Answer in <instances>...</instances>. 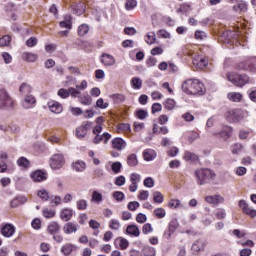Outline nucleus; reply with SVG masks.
I'll use <instances>...</instances> for the list:
<instances>
[{
  "instance_id": "f257e3e1",
  "label": "nucleus",
  "mask_w": 256,
  "mask_h": 256,
  "mask_svg": "<svg viewBox=\"0 0 256 256\" xmlns=\"http://www.w3.org/2000/svg\"><path fill=\"white\" fill-rule=\"evenodd\" d=\"M182 91L187 95H198L201 96L205 93V85L197 79H188L182 84Z\"/></svg>"
},
{
  "instance_id": "f03ea898",
  "label": "nucleus",
  "mask_w": 256,
  "mask_h": 256,
  "mask_svg": "<svg viewBox=\"0 0 256 256\" xmlns=\"http://www.w3.org/2000/svg\"><path fill=\"white\" fill-rule=\"evenodd\" d=\"M194 175L197 185H207V183H211L216 177L215 172L209 168H199L195 171Z\"/></svg>"
},
{
  "instance_id": "7ed1b4c3",
  "label": "nucleus",
  "mask_w": 256,
  "mask_h": 256,
  "mask_svg": "<svg viewBox=\"0 0 256 256\" xmlns=\"http://www.w3.org/2000/svg\"><path fill=\"white\" fill-rule=\"evenodd\" d=\"M227 79L230 83H233L236 87H243L249 83V76L239 75L237 73H228Z\"/></svg>"
},
{
  "instance_id": "20e7f679",
  "label": "nucleus",
  "mask_w": 256,
  "mask_h": 256,
  "mask_svg": "<svg viewBox=\"0 0 256 256\" xmlns=\"http://www.w3.org/2000/svg\"><path fill=\"white\" fill-rule=\"evenodd\" d=\"M225 117L229 123H237L245 119V116L243 115V110L241 109L230 110L225 113Z\"/></svg>"
},
{
  "instance_id": "39448f33",
  "label": "nucleus",
  "mask_w": 256,
  "mask_h": 256,
  "mask_svg": "<svg viewBox=\"0 0 256 256\" xmlns=\"http://www.w3.org/2000/svg\"><path fill=\"white\" fill-rule=\"evenodd\" d=\"M13 107V98L5 89H0V109H9Z\"/></svg>"
},
{
  "instance_id": "423d86ee",
  "label": "nucleus",
  "mask_w": 256,
  "mask_h": 256,
  "mask_svg": "<svg viewBox=\"0 0 256 256\" xmlns=\"http://www.w3.org/2000/svg\"><path fill=\"white\" fill-rule=\"evenodd\" d=\"M239 71H250L256 73V58L246 60L238 64Z\"/></svg>"
},
{
  "instance_id": "0eeeda50",
  "label": "nucleus",
  "mask_w": 256,
  "mask_h": 256,
  "mask_svg": "<svg viewBox=\"0 0 256 256\" xmlns=\"http://www.w3.org/2000/svg\"><path fill=\"white\" fill-rule=\"evenodd\" d=\"M65 165V157L63 154H54L50 160V167L52 169H61Z\"/></svg>"
},
{
  "instance_id": "6e6552de",
  "label": "nucleus",
  "mask_w": 256,
  "mask_h": 256,
  "mask_svg": "<svg viewBox=\"0 0 256 256\" xmlns=\"http://www.w3.org/2000/svg\"><path fill=\"white\" fill-rule=\"evenodd\" d=\"M0 231L3 237H13V235H15V226L10 223H4L0 225Z\"/></svg>"
},
{
  "instance_id": "1a4fd4ad",
  "label": "nucleus",
  "mask_w": 256,
  "mask_h": 256,
  "mask_svg": "<svg viewBox=\"0 0 256 256\" xmlns=\"http://www.w3.org/2000/svg\"><path fill=\"white\" fill-rule=\"evenodd\" d=\"M193 65L197 69H205L209 65V60L201 55L195 54L193 57Z\"/></svg>"
},
{
  "instance_id": "9d476101",
  "label": "nucleus",
  "mask_w": 256,
  "mask_h": 256,
  "mask_svg": "<svg viewBox=\"0 0 256 256\" xmlns=\"http://www.w3.org/2000/svg\"><path fill=\"white\" fill-rule=\"evenodd\" d=\"M100 61L105 67H113V65L117 63V61L115 60V57H113V55L108 53H103L101 55Z\"/></svg>"
},
{
  "instance_id": "9b49d317",
  "label": "nucleus",
  "mask_w": 256,
  "mask_h": 256,
  "mask_svg": "<svg viewBox=\"0 0 256 256\" xmlns=\"http://www.w3.org/2000/svg\"><path fill=\"white\" fill-rule=\"evenodd\" d=\"M239 207H241L242 211L249 217H256V210L251 208V206H249L245 200L239 201Z\"/></svg>"
},
{
  "instance_id": "f8f14e48",
  "label": "nucleus",
  "mask_w": 256,
  "mask_h": 256,
  "mask_svg": "<svg viewBox=\"0 0 256 256\" xmlns=\"http://www.w3.org/2000/svg\"><path fill=\"white\" fill-rule=\"evenodd\" d=\"M47 172L42 170H36L31 173V179L35 181V183H41V181H47Z\"/></svg>"
},
{
  "instance_id": "ddd939ff",
  "label": "nucleus",
  "mask_w": 256,
  "mask_h": 256,
  "mask_svg": "<svg viewBox=\"0 0 256 256\" xmlns=\"http://www.w3.org/2000/svg\"><path fill=\"white\" fill-rule=\"evenodd\" d=\"M36 103H37V100L35 99V96L26 95L22 102V106L24 109H33V107H35Z\"/></svg>"
},
{
  "instance_id": "4468645a",
  "label": "nucleus",
  "mask_w": 256,
  "mask_h": 256,
  "mask_svg": "<svg viewBox=\"0 0 256 256\" xmlns=\"http://www.w3.org/2000/svg\"><path fill=\"white\" fill-rule=\"evenodd\" d=\"M96 136L93 138L92 143H94V145H99V143H101V141H104V144L107 145V143L109 142V139H111V134L104 132L102 135L99 134H95Z\"/></svg>"
},
{
  "instance_id": "2eb2a0df",
  "label": "nucleus",
  "mask_w": 256,
  "mask_h": 256,
  "mask_svg": "<svg viewBox=\"0 0 256 256\" xmlns=\"http://www.w3.org/2000/svg\"><path fill=\"white\" fill-rule=\"evenodd\" d=\"M48 107L51 113H55L56 115L63 113V106L57 101L48 102Z\"/></svg>"
},
{
  "instance_id": "dca6fc26",
  "label": "nucleus",
  "mask_w": 256,
  "mask_h": 256,
  "mask_svg": "<svg viewBox=\"0 0 256 256\" xmlns=\"http://www.w3.org/2000/svg\"><path fill=\"white\" fill-rule=\"evenodd\" d=\"M112 147L113 149H116L117 151H123L125 147H127V142L123 140V138H114L112 140Z\"/></svg>"
},
{
  "instance_id": "f3484780",
  "label": "nucleus",
  "mask_w": 256,
  "mask_h": 256,
  "mask_svg": "<svg viewBox=\"0 0 256 256\" xmlns=\"http://www.w3.org/2000/svg\"><path fill=\"white\" fill-rule=\"evenodd\" d=\"M87 168V164L81 160L72 163V169L77 173L83 172Z\"/></svg>"
},
{
  "instance_id": "a211bd4d",
  "label": "nucleus",
  "mask_w": 256,
  "mask_h": 256,
  "mask_svg": "<svg viewBox=\"0 0 256 256\" xmlns=\"http://www.w3.org/2000/svg\"><path fill=\"white\" fill-rule=\"evenodd\" d=\"M63 231L66 235H71V233L77 232V225L73 222H68L63 226Z\"/></svg>"
},
{
  "instance_id": "6ab92c4d",
  "label": "nucleus",
  "mask_w": 256,
  "mask_h": 256,
  "mask_svg": "<svg viewBox=\"0 0 256 256\" xmlns=\"http://www.w3.org/2000/svg\"><path fill=\"white\" fill-rule=\"evenodd\" d=\"M71 15L67 14L64 16V20L59 23L62 29H72L73 23L71 22Z\"/></svg>"
},
{
  "instance_id": "aec40b11",
  "label": "nucleus",
  "mask_w": 256,
  "mask_h": 256,
  "mask_svg": "<svg viewBox=\"0 0 256 256\" xmlns=\"http://www.w3.org/2000/svg\"><path fill=\"white\" fill-rule=\"evenodd\" d=\"M144 161H153L157 157V152L153 149H146L143 152Z\"/></svg>"
},
{
  "instance_id": "412c9836",
  "label": "nucleus",
  "mask_w": 256,
  "mask_h": 256,
  "mask_svg": "<svg viewBox=\"0 0 256 256\" xmlns=\"http://www.w3.org/2000/svg\"><path fill=\"white\" fill-rule=\"evenodd\" d=\"M71 217H73V210L69 208H65L60 213V218L62 221H71Z\"/></svg>"
},
{
  "instance_id": "4be33fe9",
  "label": "nucleus",
  "mask_w": 256,
  "mask_h": 256,
  "mask_svg": "<svg viewBox=\"0 0 256 256\" xmlns=\"http://www.w3.org/2000/svg\"><path fill=\"white\" fill-rule=\"evenodd\" d=\"M205 201H207V203H211L212 205H217L218 203H223L225 199L222 196L215 195V196H207L205 198Z\"/></svg>"
},
{
  "instance_id": "5701e85b",
  "label": "nucleus",
  "mask_w": 256,
  "mask_h": 256,
  "mask_svg": "<svg viewBox=\"0 0 256 256\" xmlns=\"http://www.w3.org/2000/svg\"><path fill=\"white\" fill-rule=\"evenodd\" d=\"M77 247L73 244H66L61 247V253L65 256H69Z\"/></svg>"
},
{
  "instance_id": "b1692460",
  "label": "nucleus",
  "mask_w": 256,
  "mask_h": 256,
  "mask_svg": "<svg viewBox=\"0 0 256 256\" xmlns=\"http://www.w3.org/2000/svg\"><path fill=\"white\" fill-rule=\"evenodd\" d=\"M205 249V241L197 240L195 243L192 244V251L195 253H199V251H203Z\"/></svg>"
},
{
  "instance_id": "393cba45",
  "label": "nucleus",
  "mask_w": 256,
  "mask_h": 256,
  "mask_svg": "<svg viewBox=\"0 0 256 256\" xmlns=\"http://www.w3.org/2000/svg\"><path fill=\"white\" fill-rule=\"evenodd\" d=\"M126 233H128V235H133V237H139L141 234L137 225H129L126 229Z\"/></svg>"
},
{
  "instance_id": "a878e982",
  "label": "nucleus",
  "mask_w": 256,
  "mask_h": 256,
  "mask_svg": "<svg viewBox=\"0 0 256 256\" xmlns=\"http://www.w3.org/2000/svg\"><path fill=\"white\" fill-rule=\"evenodd\" d=\"M61 231V226L57 222H52L48 225V233L50 235H55L56 233H59Z\"/></svg>"
},
{
  "instance_id": "bb28decb",
  "label": "nucleus",
  "mask_w": 256,
  "mask_h": 256,
  "mask_svg": "<svg viewBox=\"0 0 256 256\" xmlns=\"http://www.w3.org/2000/svg\"><path fill=\"white\" fill-rule=\"evenodd\" d=\"M228 99H230V101H233L234 103H239V101L243 99V95H241V93L239 92H231L228 94Z\"/></svg>"
},
{
  "instance_id": "cd10ccee",
  "label": "nucleus",
  "mask_w": 256,
  "mask_h": 256,
  "mask_svg": "<svg viewBox=\"0 0 256 256\" xmlns=\"http://www.w3.org/2000/svg\"><path fill=\"white\" fill-rule=\"evenodd\" d=\"M91 202L99 205V203L103 202V194L99 193L98 191H94L92 193Z\"/></svg>"
},
{
  "instance_id": "c85d7f7f",
  "label": "nucleus",
  "mask_w": 256,
  "mask_h": 256,
  "mask_svg": "<svg viewBox=\"0 0 256 256\" xmlns=\"http://www.w3.org/2000/svg\"><path fill=\"white\" fill-rule=\"evenodd\" d=\"M22 58L24 59V61H27L28 63H34V61H37V54L25 52L22 55Z\"/></svg>"
},
{
  "instance_id": "c756f323",
  "label": "nucleus",
  "mask_w": 256,
  "mask_h": 256,
  "mask_svg": "<svg viewBox=\"0 0 256 256\" xmlns=\"http://www.w3.org/2000/svg\"><path fill=\"white\" fill-rule=\"evenodd\" d=\"M131 85L133 89H141V87H143V80H141L139 77H133L131 79Z\"/></svg>"
},
{
  "instance_id": "7c9ffc66",
  "label": "nucleus",
  "mask_w": 256,
  "mask_h": 256,
  "mask_svg": "<svg viewBox=\"0 0 256 256\" xmlns=\"http://www.w3.org/2000/svg\"><path fill=\"white\" fill-rule=\"evenodd\" d=\"M184 159L185 161H191L192 163H195L199 161V156H197V154L195 153L186 152L184 155Z\"/></svg>"
},
{
  "instance_id": "2f4dec72",
  "label": "nucleus",
  "mask_w": 256,
  "mask_h": 256,
  "mask_svg": "<svg viewBox=\"0 0 256 256\" xmlns=\"http://www.w3.org/2000/svg\"><path fill=\"white\" fill-rule=\"evenodd\" d=\"M157 41V36L155 35V32H150L145 36V42L147 45H153Z\"/></svg>"
},
{
  "instance_id": "473e14b6",
  "label": "nucleus",
  "mask_w": 256,
  "mask_h": 256,
  "mask_svg": "<svg viewBox=\"0 0 256 256\" xmlns=\"http://www.w3.org/2000/svg\"><path fill=\"white\" fill-rule=\"evenodd\" d=\"M89 33V26L87 24H81L78 27V35H80V37H85V35H87Z\"/></svg>"
},
{
  "instance_id": "72a5a7b5",
  "label": "nucleus",
  "mask_w": 256,
  "mask_h": 256,
  "mask_svg": "<svg viewBox=\"0 0 256 256\" xmlns=\"http://www.w3.org/2000/svg\"><path fill=\"white\" fill-rule=\"evenodd\" d=\"M231 133H233V129L231 127L226 126L220 132V137H222L223 139H228V137H231Z\"/></svg>"
},
{
  "instance_id": "f704fd0d",
  "label": "nucleus",
  "mask_w": 256,
  "mask_h": 256,
  "mask_svg": "<svg viewBox=\"0 0 256 256\" xmlns=\"http://www.w3.org/2000/svg\"><path fill=\"white\" fill-rule=\"evenodd\" d=\"M168 207L170 209H179V207H183V205H181V201L179 199H171L168 202Z\"/></svg>"
},
{
  "instance_id": "c9c22d12",
  "label": "nucleus",
  "mask_w": 256,
  "mask_h": 256,
  "mask_svg": "<svg viewBox=\"0 0 256 256\" xmlns=\"http://www.w3.org/2000/svg\"><path fill=\"white\" fill-rule=\"evenodd\" d=\"M142 256H155L156 252L155 249L151 246H147L142 250Z\"/></svg>"
},
{
  "instance_id": "e433bc0d",
  "label": "nucleus",
  "mask_w": 256,
  "mask_h": 256,
  "mask_svg": "<svg viewBox=\"0 0 256 256\" xmlns=\"http://www.w3.org/2000/svg\"><path fill=\"white\" fill-rule=\"evenodd\" d=\"M109 227L113 231H119V229H121V222H119V220L112 219L109 221Z\"/></svg>"
},
{
  "instance_id": "4c0bfd02",
  "label": "nucleus",
  "mask_w": 256,
  "mask_h": 256,
  "mask_svg": "<svg viewBox=\"0 0 256 256\" xmlns=\"http://www.w3.org/2000/svg\"><path fill=\"white\" fill-rule=\"evenodd\" d=\"M11 45V36L5 35L0 38V47H9Z\"/></svg>"
},
{
  "instance_id": "58836bf2",
  "label": "nucleus",
  "mask_w": 256,
  "mask_h": 256,
  "mask_svg": "<svg viewBox=\"0 0 256 256\" xmlns=\"http://www.w3.org/2000/svg\"><path fill=\"white\" fill-rule=\"evenodd\" d=\"M154 215L157 219H163L165 218V215H167V212L164 208H156L154 209Z\"/></svg>"
},
{
  "instance_id": "ea45409f",
  "label": "nucleus",
  "mask_w": 256,
  "mask_h": 256,
  "mask_svg": "<svg viewBox=\"0 0 256 256\" xmlns=\"http://www.w3.org/2000/svg\"><path fill=\"white\" fill-rule=\"evenodd\" d=\"M127 163L130 167H135L138 163L137 155L136 154H130L127 158Z\"/></svg>"
},
{
  "instance_id": "a19ab883",
  "label": "nucleus",
  "mask_w": 256,
  "mask_h": 256,
  "mask_svg": "<svg viewBox=\"0 0 256 256\" xmlns=\"http://www.w3.org/2000/svg\"><path fill=\"white\" fill-rule=\"evenodd\" d=\"M78 99L82 105H91V103H93V99L89 95L79 96Z\"/></svg>"
},
{
  "instance_id": "79ce46f5",
  "label": "nucleus",
  "mask_w": 256,
  "mask_h": 256,
  "mask_svg": "<svg viewBox=\"0 0 256 256\" xmlns=\"http://www.w3.org/2000/svg\"><path fill=\"white\" fill-rule=\"evenodd\" d=\"M135 7H137V0H126L125 2L126 11H132V9H134Z\"/></svg>"
},
{
  "instance_id": "37998d69",
  "label": "nucleus",
  "mask_w": 256,
  "mask_h": 256,
  "mask_svg": "<svg viewBox=\"0 0 256 256\" xmlns=\"http://www.w3.org/2000/svg\"><path fill=\"white\" fill-rule=\"evenodd\" d=\"M85 135H87V130L85 127L80 126L76 129V137L78 139H83Z\"/></svg>"
},
{
  "instance_id": "c03bdc74",
  "label": "nucleus",
  "mask_w": 256,
  "mask_h": 256,
  "mask_svg": "<svg viewBox=\"0 0 256 256\" xmlns=\"http://www.w3.org/2000/svg\"><path fill=\"white\" fill-rule=\"evenodd\" d=\"M175 105H176L175 100L168 98L164 104V107L168 109V111H173L175 109Z\"/></svg>"
},
{
  "instance_id": "a18cd8bd",
  "label": "nucleus",
  "mask_w": 256,
  "mask_h": 256,
  "mask_svg": "<svg viewBox=\"0 0 256 256\" xmlns=\"http://www.w3.org/2000/svg\"><path fill=\"white\" fill-rule=\"evenodd\" d=\"M20 93H22V95H27L29 93H31V86L27 83H23L20 88H19Z\"/></svg>"
},
{
  "instance_id": "49530a36",
  "label": "nucleus",
  "mask_w": 256,
  "mask_h": 256,
  "mask_svg": "<svg viewBox=\"0 0 256 256\" xmlns=\"http://www.w3.org/2000/svg\"><path fill=\"white\" fill-rule=\"evenodd\" d=\"M165 200V198L163 197V194H161V192L156 191L153 194V201L154 203H163V201Z\"/></svg>"
},
{
  "instance_id": "de8ad7c7",
  "label": "nucleus",
  "mask_w": 256,
  "mask_h": 256,
  "mask_svg": "<svg viewBox=\"0 0 256 256\" xmlns=\"http://www.w3.org/2000/svg\"><path fill=\"white\" fill-rule=\"evenodd\" d=\"M76 205L79 211H85V209H87V200L80 199L76 202Z\"/></svg>"
},
{
  "instance_id": "09e8293b",
  "label": "nucleus",
  "mask_w": 256,
  "mask_h": 256,
  "mask_svg": "<svg viewBox=\"0 0 256 256\" xmlns=\"http://www.w3.org/2000/svg\"><path fill=\"white\" fill-rule=\"evenodd\" d=\"M177 227H179V222L175 219L172 220L168 225L169 232L175 233V231H177Z\"/></svg>"
},
{
  "instance_id": "8fccbe9b",
  "label": "nucleus",
  "mask_w": 256,
  "mask_h": 256,
  "mask_svg": "<svg viewBox=\"0 0 256 256\" xmlns=\"http://www.w3.org/2000/svg\"><path fill=\"white\" fill-rule=\"evenodd\" d=\"M43 217H45L46 219H52V217H55V210L45 208L43 210Z\"/></svg>"
},
{
  "instance_id": "3c124183",
  "label": "nucleus",
  "mask_w": 256,
  "mask_h": 256,
  "mask_svg": "<svg viewBox=\"0 0 256 256\" xmlns=\"http://www.w3.org/2000/svg\"><path fill=\"white\" fill-rule=\"evenodd\" d=\"M38 197L42 199V201H49V192L47 190H39L37 193Z\"/></svg>"
},
{
  "instance_id": "603ef678",
  "label": "nucleus",
  "mask_w": 256,
  "mask_h": 256,
  "mask_svg": "<svg viewBox=\"0 0 256 256\" xmlns=\"http://www.w3.org/2000/svg\"><path fill=\"white\" fill-rule=\"evenodd\" d=\"M187 137L188 141H190V143H193L194 141H197V139H199L200 136L198 132L191 131L188 133Z\"/></svg>"
},
{
  "instance_id": "864d4df0",
  "label": "nucleus",
  "mask_w": 256,
  "mask_h": 256,
  "mask_svg": "<svg viewBox=\"0 0 256 256\" xmlns=\"http://www.w3.org/2000/svg\"><path fill=\"white\" fill-rule=\"evenodd\" d=\"M135 115L138 119L141 120L147 119V117H149V113H147L146 110H138L136 111Z\"/></svg>"
},
{
  "instance_id": "5fc2aeb1",
  "label": "nucleus",
  "mask_w": 256,
  "mask_h": 256,
  "mask_svg": "<svg viewBox=\"0 0 256 256\" xmlns=\"http://www.w3.org/2000/svg\"><path fill=\"white\" fill-rule=\"evenodd\" d=\"M17 163L19 167H23L24 169H27V167H29V160H27V158L25 157L19 158Z\"/></svg>"
},
{
  "instance_id": "6e6d98bb",
  "label": "nucleus",
  "mask_w": 256,
  "mask_h": 256,
  "mask_svg": "<svg viewBox=\"0 0 256 256\" xmlns=\"http://www.w3.org/2000/svg\"><path fill=\"white\" fill-rule=\"evenodd\" d=\"M157 35L160 37V39H171V33H169L167 30H159Z\"/></svg>"
},
{
  "instance_id": "4d7b16f0",
  "label": "nucleus",
  "mask_w": 256,
  "mask_h": 256,
  "mask_svg": "<svg viewBox=\"0 0 256 256\" xmlns=\"http://www.w3.org/2000/svg\"><path fill=\"white\" fill-rule=\"evenodd\" d=\"M68 93L69 95H71V97L73 98L78 97V99L80 97L79 95H81V92L79 91V89L73 88V87L68 88Z\"/></svg>"
},
{
  "instance_id": "13d9d810",
  "label": "nucleus",
  "mask_w": 256,
  "mask_h": 256,
  "mask_svg": "<svg viewBox=\"0 0 256 256\" xmlns=\"http://www.w3.org/2000/svg\"><path fill=\"white\" fill-rule=\"evenodd\" d=\"M142 232L144 235H147L149 233H153V226H151L150 223H146L142 227Z\"/></svg>"
},
{
  "instance_id": "bf43d9fd",
  "label": "nucleus",
  "mask_w": 256,
  "mask_h": 256,
  "mask_svg": "<svg viewBox=\"0 0 256 256\" xmlns=\"http://www.w3.org/2000/svg\"><path fill=\"white\" fill-rule=\"evenodd\" d=\"M133 127H134V131L139 133L140 131H143L145 129V123H143V122H134Z\"/></svg>"
},
{
  "instance_id": "052dcab7",
  "label": "nucleus",
  "mask_w": 256,
  "mask_h": 256,
  "mask_svg": "<svg viewBox=\"0 0 256 256\" xmlns=\"http://www.w3.org/2000/svg\"><path fill=\"white\" fill-rule=\"evenodd\" d=\"M119 246L122 250H125L129 247V241L125 238H119Z\"/></svg>"
},
{
  "instance_id": "680f3d73",
  "label": "nucleus",
  "mask_w": 256,
  "mask_h": 256,
  "mask_svg": "<svg viewBox=\"0 0 256 256\" xmlns=\"http://www.w3.org/2000/svg\"><path fill=\"white\" fill-rule=\"evenodd\" d=\"M58 97H61L62 99H67V97H69V89H60L58 91Z\"/></svg>"
},
{
  "instance_id": "e2e57ef3",
  "label": "nucleus",
  "mask_w": 256,
  "mask_h": 256,
  "mask_svg": "<svg viewBox=\"0 0 256 256\" xmlns=\"http://www.w3.org/2000/svg\"><path fill=\"white\" fill-rule=\"evenodd\" d=\"M111 169L113 171V173H120L121 172V162H114L111 165Z\"/></svg>"
},
{
  "instance_id": "0e129e2a",
  "label": "nucleus",
  "mask_w": 256,
  "mask_h": 256,
  "mask_svg": "<svg viewBox=\"0 0 256 256\" xmlns=\"http://www.w3.org/2000/svg\"><path fill=\"white\" fill-rule=\"evenodd\" d=\"M128 209H129V211H137V209H139V202H137V201L129 202Z\"/></svg>"
},
{
  "instance_id": "69168bd1",
  "label": "nucleus",
  "mask_w": 256,
  "mask_h": 256,
  "mask_svg": "<svg viewBox=\"0 0 256 256\" xmlns=\"http://www.w3.org/2000/svg\"><path fill=\"white\" fill-rule=\"evenodd\" d=\"M125 176H118L115 180V185H117V187H123V185H125Z\"/></svg>"
},
{
  "instance_id": "338daca9",
  "label": "nucleus",
  "mask_w": 256,
  "mask_h": 256,
  "mask_svg": "<svg viewBox=\"0 0 256 256\" xmlns=\"http://www.w3.org/2000/svg\"><path fill=\"white\" fill-rule=\"evenodd\" d=\"M136 221H137V223H145L147 221V215H145L143 213L137 214Z\"/></svg>"
},
{
  "instance_id": "774afa93",
  "label": "nucleus",
  "mask_w": 256,
  "mask_h": 256,
  "mask_svg": "<svg viewBox=\"0 0 256 256\" xmlns=\"http://www.w3.org/2000/svg\"><path fill=\"white\" fill-rule=\"evenodd\" d=\"M26 45H27V47H35V45H37V38L36 37H30L26 41Z\"/></svg>"
}]
</instances>
